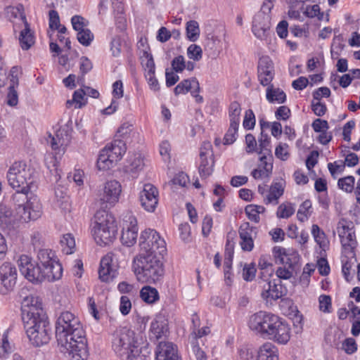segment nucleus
<instances>
[{"instance_id": "nucleus-50", "label": "nucleus", "mask_w": 360, "mask_h": 360, "mask_svg": "<svg viewBox=\"0 0 360 360\" xmlns=\"http://www.w3.org/2000/svg\"><path fill=\"white\" fill-rule=\"evenodd\" d=\"M255 115L251 109L245 111L243 126L247 130L252 129L255 125Z\"/></svg>"}, {"instance_id": "nucleus-7", "label": "nucleus", "mask_w": 360, "mask_h": 360, "mask_svg": "<svg viewBox=\"0 0 360 360\" xmlns=\"http://www.w3.org/2000/svg\"><path fill=\"white\" fill-rule=\"evenodd\" d=\"M94 219L92 231L96 243L102 246L112 243L117 234L115 217L105 210H100L96 212Z\"/></svg>"}, {"instance_id": "nucleus-45", "label": "nucleus", "mask_w": 360, "mask_h": 360, "mask_svg": "<svg viewBox=\"0 0 360 360\" xmlns=\"http://www.w3.org/2000/svg\"><path fill=\"white\" fill-rule=\"evenodd\" d=\"M16 283V279L0 278V294L7 295L13 291Z\"/></svg>"}, {"instance_id": "nucleus-32", "label": "nucleus", "mask_w": 360, "mask_h": 360, "mask_svg": "<svg viewBox=\"0 0 360 360\" xmlns=\"http://www.w3.org/2000/svg\"><path fill=\"white\" fill-rule=\"evenodd\" d=\"M144 167L143 158L141 154L134 155L130 160L128 165L126 166V171L131 174H136L143 169Z\"/></svg>"}, {"instance_id": "nucleus-62", "label": "nucleus", "mask_w": 360, "mask_h": 360, "mask_svg": "<svg viewBox=\"0 0 360 360\" xmlns=\"http://www.w3.org/2000/svg\"><path fill=\"white\" fill-rule=\"evenodd\" d=\"M311 110L316 116L322 117L326 114L327 107L324 103H321L320 101H318L316 103L312 101Z\"/></svg>"}, {"instance_id": "nucleus-56", "label": "nucleus", "mask_w": 360, "mask_h": 360, "mask_svg": "<svg viewBox=\"0 0 360 360\" xmlns=\"http://www.w3.org/2000/svg\"><path fill=\"white\" fill-rule=\"evenodd\" d=\"M259 161L261 162V165L259 166L265 172L266 176L269 177L273 170V160L270 161L268 155L263 154L259 158Z\"/></svg>"}, {"instance_id": "nucleus-44", "label": "nucleus", "mask_w": 360, "mask_h": 360, "mask_svg": "<svg viewBox=\"0 0 360 360\" xmlns=\"http://www.w3.org/2000/svg\"><path fill=\"white\" fill-rule=\"evenodd\" d=\"M12 211L6 205L0 204V226L4 227L11 221Z\"/></svg>"}, {"instance_id": "nucleus-40", "label": "nucleus", "mask_w": 360, "mask_h": 360, "mask_svg": "<svg viewBox=\"0 0 360 360\" xmlns=\"http://www.w3.org/2000/svg\"><path fill=\"white\" fill-rule=\"evenodd\" d=\"M60 243L63 247V251L66 254H72L75 247L74 237L70 233L65 234L60 240Z\"/></svg>"}, {"instance_id": "nucleus-16", "label": "nucleus", "mask_w": 360, "mask_h": 360, "mask_svg": "<svg viewBox=\"0 0 360 360\" xmlns=\"http://www.w3.org/2000/svg\"><path fill=\"white\" fill-rule=\"evenodd\" d=\"M272 251L276 262L285 264L292 271L297 267L300 256L297 251L293 250L287 251L285 248L279 246H275Z\"/></svg>"}, {"instance_id": "nucleus-22", "label": "nucleus", "mask_w": 360, "mask_h": 360, "mask_svg": "<svg viewBox=\"0 0 360 360\" xmlns=\"http://www.w3.org/2000/svg\"><path fill=\"white\" fill-rule=\"evenodd\" d=\"M255 229L256 228L250 226L248 222L240 225L238 233L241 240L240 244L243 250L248 252L252 250L254 241L252 235Z\"/></svg>"}, {"instance_id": "nucleus-1", "label": "nucleus", "mask_w": 360, "mask_h": 360, "mask_svg": "<svg viewBox=\"0 0 360 360\" xmlns=\"http://www.w3.org/2000/svg\"><path fill=\"white\" fill-rule=\"evenodd\" d=\"M58 345L68 352L70 360H86L88 356L85 331L79 319L70 311L60 314L56 323Z\"/></svg>"}, {"instance_id": "nucleus-36", "label": "nucleus", "mask_w": 360, "mask_h": 360, "mask_svg": "<svg viewBox=\"0 0 360 360\" xmlns=\"http://www.w3.org/2000/svg\"><path fill=\"white\" fill-rule=\"evenodd\" d=\"M353 258L354 259V262H352V259H349L347 256H342L341 259V262L342 264V273L343 274L345 279L348 282L353 278V276L350 274V271L354 262L357 261L355 257Z\"/></svg>"}, {"instance_id": "nucleus-31", "label": "nucleus", "mask_w": 360, "mask_h": 360, "mask_svg": "<svg viewBox=\"0 0 360 360\" xmlns=\"http://www.w3.org/2000/svg\"><path fill=\"white\" fill-rule=\"evenodd\" d=\"M241 107L238 102L231 103L229 108L230 125L239 127Z\"/></svg>"}, {"instance_id": "nucleus-51", "label": "nucleus", "mask_w": 360, "mask_h": 360, "mask_svg": "<svg viewBox=\"0 0 360 360\" xmlns=\"http://www.w3.org/2000/svg\"><path fill=\"white\" fill-rule=\"evenodd\" d=\"M143 57L146 58V63H143L144 66L146 73H154L155 72V65L153 60V55L147 51H143Z\"/></svg>"}, {"instance_id": "nucleus-46", "label": "nucleus", "mask_w": 360, "mask_h": 360, "mask_svg": "<svg viewBox=\"0 0 360 360\" xmlns=\"http://www.w3.org/2000/svg\"><path fill=\"white\" fill-rule=\"evenodd\" d=\"M295 212V209L291 203L288 205L281 204L278 207L277 217L283 219H288Z\"/></svg>"}, {"instance_id": "nucleus-59", "label": "nucleus", "mask_w": 360, "mask_h": 360, "mask_svg": "<svg viewBox=\"0 0 360 360\" xmlns=\"http://www.w3.org/2000/svg\"><path fill=\"white\" fill-rule=\"evenodd\" d=\"M60 17L57 11L51 10L49 12V29L56 30L60 25Z\"/></svg>"}, {"instance_id": "nucleus-20", "label": "nucleus", "mask_w": 360, "mask_h": 360, "mask_svg": "<svg viewBox=\"0 0 360 360\" xmlns=\"http://www.w3.org/2000/svg\"><path fill=\"white\" fill-rule=\"evenodd\" d=\"M262 288L263 291L261 295L262 298L266 300H268L269 298L273 300H277L284 295L282 290L281 281L279 279H274L272 281H269L264 283Z\"/></svg>"}, {"instance_id": "nucleus-21", "label": "nucleus", "mask_w": 360, "mask_h": 360, "mask_svg": "<svg viewBox=\"0 0 360 360\" xmlns=\"http://www.w3.org/2000/svg\"><path fill=\"white\" fill-rule=\"evenodd\" d=\"M71 129L68 125L60 128L56 134V137L53 136L51 140V146L53 150L57 149L64 153L65 146L68 145L70 140Z\"/></svg>"}, {"instance_id": "nucleus-6", "label": "nucleus", "mask_w": 360, "mask_h": 360, "mask_svg": "<svg viewBox=\"0 0 360 360\" xmlns=\"http://www.w3.org/2000/svg\"><path fill=\"white\" fill-rule=\"evenodd\" d=\"M161 255L139 253L134 259V271L137 279L143 283H155L164 275Z\"/></svg>"}, {"instance_id": "nucleus-26", "label": "nucleus", "mask_w": 360, "mask_h": 360, "mask_svg": "<svg viewBox=\"0 0 360 360\" xmlns=\"http://www.w3.org/2000/svg\"><path fill=\"white\" fill-rule=\"evenodd\" d=\"M195 87V91H200V88L199 82L195 77L191 79H186L179 83L174 89V93L176 96L179 94H186L189 91H191V89Z\"/></svg>"}, {"instance_id": "nucleus-3", "label": "nucleus", "mask_w": 360, "mask_h": 360, "mask_svg": "<svg viewBox=\"0 0 360 360\" xmlns=\"http://www.w3.org/2000/svg\"><path fill=\"white\" fill-rule=\"evenodd\" d=\"M37 259L39 262L36 263L30 257L22 255L17 261L20 273L28 281L37 283L44 280L54 281L62 277V265L51 250L40 249Z\"/></svg>"}, {"instance_id": "nucleus-52", "label": "nucleus", "mask_w": 360, "mask_h": 360, "mask_svg": "<svg viewBox=\"0 0 360 360\" xmlns=\"http://www.w3.org/2000/svg\"><path fill=\"white\" fill-rule=\"evenodd\" d=\"M238 127L236 126L230 125L229 129L224 137V144L230 145L232 144L236 140L238 136Z\"/></svg>"}, {"instance_id": "nucleus-38", "label": "nucleus", "mask_w": 360, "mask_h": 360, "mask_svg": "<svg viewBox=\"0 0 360 360\" xmlns=\"http://www.w3.org/2000/svg\"><path fill=\"white\" fill-rule=\"evenodd\" d=\"M16 192L13 195L12 198L17 206V212L19 214L20 207L25 205L27 200L29 199L28 193L30 191H22V189H15Z\"/></svg>"}, {"instance_id": "nucleus-48", "label": "nucleus", "mask_w": 360, "mask_h": 360, "mask_svg": "<svg viewBox=\"0 0 360 360\" xmlns=\"http://www.w3.org/2000/svg\"><path fill=\"white\" fill-rule=\"evenodd\" d=\"M288 148V144L285 143H279L275 149L276 157L283 161L287 160L290 157Z\"/></svg>"}, {"instance_id": "nucleus-11", "label": "nucleus", "mask_w": 360, "mask_h": 360, "mask_svg": "<svg viewBox=\"0 0 360 360\" xmlns=\"http://www.w3.org/2000/svg\"><path fill=\"white\" fill-rule=\"evenodd\" d=\"M115 252H108L101 260L98 269L99 278L103 282H109L118 274V263Z\"/></svg>"}, {"instance_id": "nucleus-25", "label": "nucleus", "mask_w": 360, "mask_h": 360, "mask_svg": "<svg viewBox=\"0 0 360 360\" xmlns=\"http://www.w3.org/2000/svg\"><path fill=\"white\" fill-rule=\"evenodd\" d=\"M257 360H278L277 347L271 342L264 343L259 349Z\"/></svg>"}, {"instance_id": "nucleus-41", "label": "nucleus", "mask_w": 360, "mask_h": 360, "mask_svg": "<svg viewBox=\"0 0 360 360\" xmlns=\"http://www.w3.org/2000/svg\"><path fill=\"white\" fill-rule=\"evenodd\" d=\"M94 34L88 28L79 31L77 34L78 41L85 46H89L94 40Z\"/></svg>"}, {"instance_id": "nucleus-9", "label": "nucleus", "mask_w": 360, "mask_h": 360, "mask_svg": "<svg viewBox=\"0 0 360 360\" xmlns=\"http://www.w3.org/2000/svg\"><path fill=\"white\" fill-rule=\"evenodd\" d=\"M140 252L146 255H163L167 252L166 243L159 233L151 229H146L139 237Z\"/></svg>"}, {"instance_id": "nucleus-10", "label": "nucleus", "mask_w": 360, "mask_h": 360, "mask_svg": "<svg viewBox=\"0 0 360 360\" xmlns=\"http://www.w3.org/2000/svg\"><path fill=\"white\" fill-rule=\"evenodd\" d=\"M127 150L126 144L121 139L114 140L101 150L97 160V167L100 170L108 169L115 162L119 161Z\"/></svg>"}, {"instance_id": "nucleus-28", "label": "nucleus", "mask_w": 360, "mask_h": 360, "mask_svg": "<svg viewBox=\"0 0 360 360\" xmlns=\"http://www.w3.org/2000/svg\"><path fill=\"white\" fill-rule=\"evenodd\" d=\"M140 297L145 302L153 304L159 300V293L156 288L146 285L141 288Z\"/></svg>"}, {"instance_id": "nucleus-47", "label": "nucleus", "mask_w": 360, "mask_h": 360, "mask_svg": "<svg viewBox=\"0 0 360 360\" xmlns=\"http://www.w3.org/2000/svg\"><path fill=\"white\" fill-rule=\"evenodd\" d=\"M187 56L190 59L199 61L202 57V50L199 45L191 44L187 49Z\"/></svg>"}, {"instance_id": "nucleus-33", "label": "nucleus", "mask_w": 360, "mask_h": 360, "mask_svg": "<svg viewBox=\"0 0 360 360\" xmlns=\"http://www.w3.org/2000/svg\"><path fill=\"white\" fill-rule=\"evenodd\" d=\"M311 234L314 240L321 248L324 249L327 246L328 242L327 241L326 233L317 224L312 225Z\"/></svg>"}, {"instance_id": "nucleus-18", "label": "nucleus", "mask_w": 360, "mask_h": 360, "mask_svg": "<svg viewBox=\"0 0 360 360\" xmlns=\"http://www.w3.org/2000/svg\"><path fill=\"white\" fill-rule=\"evenodd\" d=\"M150 340L159 341L168 337L169 331L168 321L162 316H158L152 321L150 328Z\"/></svg>"}, {"instance_id": "nucleus-27", "label": "nucleus", "mask_w": 360, "mask_h": 360, "mask_svg": "<svg viewBox=\"0 0 360 360\" xmlns=\"http://www.w3.org/2000/svg\"><path fill=\"white\" fill-rule=\"evenodd\" d=\"M266 98L271 103L274 102L284 103L286 101V94L280 88H274V85L271 84L267 86Z\"/></svg>"}, {"instance_id": "nucleus-23", "label": "nucleus", "mask_w": 360, "mask_h": 360, "mask_svg": "<svg viewBox=\"0 0 360 360\" xmlns=\"http://www.w3.org/2000/svg\"><path fill=\"white\" fill-rule=\"evenodd\" d=\"M22 19L24 20L25 28L20 33L19 43L22 49L27 51L34 44V36L31 32L30 25L25 15Z\"/></svg>"}, {"instance_id": "nucleus-43", "label": "nucleus", "mask_w": 360, "mask_h": 360, "mask_svg": "<svg viewBox=\"0 0 360 360\" xmlns=\"http://www.w3.org/2000/svg\"><path fill=\"white\" fill-rule=\"evenodd\" d=\"M256 272L255 263L245 264L243 269V278L247 282L252 281L255 278Z\"/></svg>"}, {"instance_id": "nucleus-63", "label": "nucleus", "mask_w": 360, "mask_h": 360, "mask_svg": "<svg viewBox=\"0 0 360 360\" xmlns=\"http://www.w3.org/2000/svg\"><path fill=\"white\" fill-rule=\"evenodd\" d=\"M347 165L345 162L340 161V164H338L337 161L334 162H330L328 164V170L333 178H335V174L337 172L342 173Z\"/></svg>"}, {"instance_id": "nucleus-54", "label": "nucleus", "mask_w": 360, "mask_h": 360, "mask_svg": "<svg viewBox=\"0 0 360 360\" xmlns=\"http://www.w3.org/2000/svg\"><path fill=\"white\" fill-rule=\"evenodd\" d=\"M172 70L176 73L182 72L186 69V61L183 56L174 57L171 62Z\"/></svg>"}, {"instance_id": "nucleus-13", "label": "nucleus", "mask_w": 360, "mask_h": 360, "mask_svg": "<svg viewBox=\"0 0 360 360\" xmlns=\"http://www.w3.org/2000/svg\"><path fill=\"white\" fill-rule=\"evenodd\" d=\"M41 213L42 206L36 195L29 197L25 205L20 207L19 215L25 222L37 219L41 217Z\"/></svg>"}, {"instance_id": "nucleus-14", "label": "nucleus", "mask_w": 360, "mask_h": 360, "mask_svg": "<svg viewBox=\"0 0 360 360\" xmlns=\"http://www.w3.org/2000/svg\"><path fill=\"white\" fill-rule=\"evenodd\" d=\"M159 192L151 184H146L139 194L141 207L147 212H153L158 204Z\"/></svg>"}, {"instance_id": "nucleus-19", "label": "nucleus", "mask_w": 360, "mask_h": 360, "mask_svg": "<svg viewBox=\"0 0 360 360\" xmlns=\"http://www.w3.org/2000/svg\"><path fill=\"white\" fill-rule=\"evenodd\" d=\"M156 360H181L176 345L171 342L160 340L155 350Z\"/></svg>"}, {"instance_id": "nucleus-37", "label": "nucleus", "mask_w": 360, "mask_h": 360, "mask_svg": "<svg viewBox=\"0 0 360 360\" xmlns=\"http://www.w3.org/2000/svg\"><path fill=\"white\" fill-rule=\"evenodd\" d=\"M311 202L310 200H304L300 206L297 213V219L302 222L305 221L310 217L311 212Z\"/></svg>"}, {"instance_id": "nucleus-15", "label": "nucleus", "mask_w": 360, "mask_h": 360, "mask_svg": "<svg viewBox=\"0 0 360 360\" xmlns=\"http://www.w3.org/2000/svg\"><path fill=\"white\" fill-rule=\"evenodd\" d=\"M274 75V66L270 57L268 56L260 57L257 65V77L260 84L264 86L272 84Z\"/></svg>"}, {"instance_id": "nucleus-5", "label": "nucleus", "mask_w": 360, "mask_h": 360, "mask_svg": "<svg viewBox=\"0 0 360 360\" xmlns=\"http://www.w3.org/2000/svg\"><path fill=\"white\" fill-rule=\"evenodd\" d=\"M112 348L121 360H145L148 348L139 347L135 333L127 328L117 329L112 335Z\"/></svg>"}, {"instance_id": "nucleus-53", "label": "nucleus", "mask_w": 360, "mask_h": 360, "mask_svg": "<svg viewBox=\"0 0 360 360\" xmlns=\"http://www.w3.org/2000/svg\"><path fill=\"white\" fill-rule=\"evenodd\" d=\"M342 349L347 354H352L357 350V344L352 338H346L342 344Z\"/></svg>"}, {"instance_id": "nucleus-8", "label": "nucleus", "mask_w": 360, "mask_h": 360, "mask_svg": "<svg viewBox=\"0 0 360 360\" xmlns=\"http://www.w3.org/2000/svg\"><path fill=\"white\" fill-rule=\"evenodd\" d=\"M34 169L25 161H15L9 167L6 178L13 189L30 191L33 183Z\"/></svg>"}, {"instance_id": "nucleus-49", "label": "nucleus", "mask_w": 360, "mask_h": 360, "mask_svg": "<svg viewBox=\"0 0 360 360\" xmlns=\"http://www.w3.org/2000/svg\"><path fill=\"white\" fill-rule=\"evenodd\" d=\"M71 23L73 29L79 32V31L86 29L85 27L88 25L89 22L84 17L75 15L72 17Z\"/></svg>"}, {"instance_id": "nucleus-58", "label": "nucleus", "mask_w": 360, "mask_h": 360, "mask_svg": "<svg viewBox=\"0 0 360 360\" xmlns=\"http://www.w3.org/2000/svg\"><path fill=\"white\" fill-rule=\"evenodd\" d=\"M319 309L325 313L331 311V297L329 295H321L319 298Z\"/></svg>"}, {"instance_id": "nucleus-61", "label": "nucleus", "mask_w": 360, "mask_h": 360, "mask_svg": "<svg viewBox=\"0 0 360 360\" xmlns=\"http://www.w3.org/2000/svg\"><path fill=\"white\" fill-rule=\"evenodd\" d=\"M311 127L316 132H324L329 128L328 122L320 118L316 119L311 124Z\"/></svg>"}, {"instance_id": "nucleus-34", "label": "nucleus", "mask_w": 360, "mask_h": 360, "mask_svg": "<svg viewBox=\"0 0 360 360\" xmlns=\"http://www.w3.org/2000/svg\"><path fill=\"white\" fill-rule=\"evenodd\" d=\"M186 36L189 41H196L200 36L198 22L195 20H190L186 23Z\"/></svg>"}, {"instance_id": "nucleus-4", "label": "nucleus", "mask_w": 360, "mask_h": 360, "mask_svg": "<svg viewBox=\"0 0 360 360\" xmlns=\"http://www.w3.org/2000/svg\"><path fill=\"white\" fill-rule=\"evenodd\" d=\"M252 330L262 337L279 344H286L290 338V328L285 320L278 316L264 311L252 314L248 321Z\"/></svg>"}, {"instance_id": "nucleus-64", "label": "nucleus", "mask_w": 360, "mask_h": 360, "mask_svg": "<svg viewBox=\"0 0 360 360\" xmlns=\"http://www.w3.org/2000/svg\"><path fill=\"white\" fill-rule=\"evenodd\" d=\"M255 207V205H248L245 207V212L250 220L255 223H258L260 217L259 216L258 211H257Z\"/></svg>"}, {"instance_id": "nucleus-42", "label": "nucleus", "mask_w": 360, "mask_h": 360, "mask_svg": "<svg viewBox=\"0 0 360 360\" xmlns=\"http://www.w3.org/2000/svg\"><path fill=\"white\" fill-rule=\"evenodd\" d=\"M233 254H234V243L232 240L227 239L226 242L225 250H224V266H226L228 267L229 266V264H232Z\"/></svg>"}, {"instance_id": "nucleus-29", "label": "nucleus", "mask_w": 360, "mask_h": 360, "mask_svg": "<svg viewBox=\"0 0 360 360\" xmlns=\"http://www.w3.org/2000/svg\"><path fill=\"white\" fill-rule=\"evenodd\" d=\"M340 243L342 248L351 253L352 255V257H354V249L356 245L354 230L352 229L349 233H347V235L340 240Z\"/></svg>"}, {"instance_id": "nucleus-12", "label": "nucleus", "mask_w": 360, "mask_h": 360, "mask_svg": "<svg viewBox=\"0 0 360 360\" xmlns=\"http://www.w3.org/2000/svg\"><path fill=\"white\" fill-rule=\"evenodd\" d=\"M125 218L124 219L120 240L124 245L131 247L136 243L137 240L139 231L137 220L132 214L126 216Z\"/></svg>"}, {"instance_id": "nucleus-60", "label": "nucleus", "mask_w": 360, "mask_h": 360, "mask_svg": "<svg viewBox=\"0 0 360 360\" xmlns=\"http://www.w3.org/2000/svg\"><path fill=\"white\" fill-rule=\"evenodd\" d=\"M259 141V150L257 152L259 154L268 155L270 161L273 160V155L271 152V140Z\"/></svg>"}, {"instance_id": "nucleus-57", "label": "nucleus", "mask_w": 360, "mask_h": 360, "mask_svg": "<svg viewBox=\"0 0 360 360\" xmlns=\"http://www.w3.org/2000/svg\"><path fill=\"white\" fill-rule=\"evenodd\" d=\"M15 86H17L15 84H11L8 87L7 104L11 107L17 105L18 103V95L15 90Z\"/></svg>"}, {"instance_id": "nucleus-55", "label": "nucleus", "mask_w": 360, "mask_h": 360, "mask_svg": "<svg viewBox=\"0 0 360 360\" xmlns=\"http://www.w3.org/2000/svg\"><path fill=\"white\" fill-rule=\"evenodd\" d=\"M191 349L197 360H207V355L205 352L200 347L199 342L196 340V337L191 340Z\"/></svg>"}, {"instance_id": "nucleus-24", "label": "nucleus", "mask_w": 360, "mask_h": 360, "mask_svg": "<svg viewBox=\"0 0 360 360\" xmlns=\"http://www.w3.org/2000/svg\"><path fill=\"white\" fill-rule=\"evenodd\" d=\"M203 152L200 153V165L198 172L202 179H206L214 172V160L213 157H205Z\"/></svg>"}, {"instance_id": "nucleus-30", "label": "nucleus", "mask_w": 360, "mask_h": 360, "mask_svg": "<svg viewBox=\"0 0 360 360\" xmlns=\"http://www.w3.org/2000/svg\"><path fill=\"white\" fill-rule=\"evenodd\" d=\"M85 95L86 91L84 89L76 90L73 93L72 99L67 101V107H70L72 103H75V108H82L87 103V98H84Z\"/></svg>"}, {"instance_id": "nucleus-39", "label": "nucleus", "mask_w": 360, "mask_h": 360, "mask_svg": "<svg viewBox=\"0 0 360 360\" xmlns=\"http://www.w3.org/2000/svg\"><path fill=\"white\" fill-rule=\"evenodd\" d=\"M355 179L353 176L340 178L338 181V187L347 193H352L354 188Z\"/></svg>"}, {"instance_id": "nucleus-2", "label": "nucleus", "mask_w": 360, "mask_h": 360, "mask_svg": "<svg viewBox=\"0 0 360 360\" xmlns=\"http://www.w3.org/2000/svg\"><path fill=\"white\" fill-rule=\"evenodd\" d=\"M21 318L27 336L33 346L41 347L49 343L51 328L38 297L29 295L23 299Z\"/></svg>"}, {"instance_id": "nucleus-17", "label": "nucleus", "mask_w": 360, "mask_h": 360, "mask_svg": "<svg viewBox=\"0 0 360 360\" xmlns=\"http://www.w3.org/2000/svg\"><path fill=\"white\" fill-rule=\"evenodd\" d=\"M122 191L121 184L116 180L107 181L104 186L103 193L101 194L100 200L105 204V207L113 206L119 200Z\"/></svg>"}, {"instance_id": "nucleus-35", "label": "nucleus", "mask_w": 360, "mask_h": 360, "mask_svg": "<svg viewBox=\"0 0 360 360\" xmlns=\"http://www.w3.org/2000/svg\"><path fill=\"white\" fill-rule=\"evenodd\" d=\"M0 278L17 279L15 266L10 262H4L0 266Z\"/></svg>"}]
</instances>
